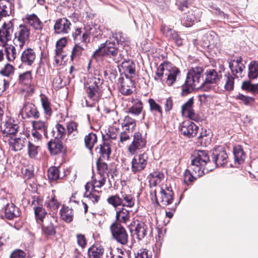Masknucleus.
I'll return each instance as SVG.
<instances>
[{
	"label": "nucleus",
	"mask_w": 258,
	"mask_h": 258,
	"mask_svg": "<svg viewBox=\"0 0 258 258\" xmlns=\"http://www.w3.org/2000/svg\"><path fill=\"white\" fill-rule=\"evenodd\" d=\"M203 69L201 67H196L190 69L187 75V82L191 83L195 88L202 89L204 90V79L202 75Z\"/></svg>",
	"instance_id": "nucleus-8"
},
{
	"label": "nucleus",
	"mask_w": 258,
	"mask_h": 258,
	"mask_svg": "<svg viewBox=\"0 0 258 258\" xmlns=\"http://www.w3.org/2000/svg\"><path fill=\"white\" fill-rule=\"evenodd\" d=\"M107 201L109 205H112L115 208L121 206L120 195H115L110 196L107 199Z\"/></svg>",
	"instance_id": "nucleus-53"
},
{
	"label": "nucleus",
	"mask_w": 258,
	"mask_h": 258,
	"mask_svg": "<svg viewBox=\"0 0 258 258\" xmlns=\"http://www.w3.org/2000/svg\"><path fill=\"white\" fill-rule=\"evenodd\" d=\"M235 163L238 165L243 163L245 158V154L240 145H236L233 148Z\"/></svg>",
	"instance_id": "nucleus-33"
},
{
	"label": "nucleus",
	"mask_w": 258,
	"mask_h": 258,
	"mask_svg": "<svg viewBox=\"0 0 258 258\" xmlns=\"http://www.w3.org/2000/svg\"><path fill=\"white\" fill-rule=\"evenodd\" d=\"M39 146L33 144L31 142L28 143V153L31 158H35L38 154Z\"/></svg>",
	"instance_id": "nucleus-59"
},
{
	"label": "nucleus",
	"mask_w": 258,
	"mask_h": 258,
	"mask_svg": "<svg viewBox=\"0 0 258 258\" xmlns=\"http://www.w3.org/2000/svg\"><path fill=\"white\" fill-rule=\"evenodd\" d=\"M104 248L99 244H95L90 247L88 251L89 258H102Z\"/></svg>",
	"instance_id": "nucleus-35"
},
{
	"label": "nucleus",
	"mask_w": 258,
	"mask_h": 258,
	"mask_svg": "<svg viewBox=\"0 0 258 258\" xmlns=\"http://www.w3.org/2000/svg\"><path fill=\"white\" fill-rule=\"evenodd\" d=\"M93 55L95 56L106 57L116 63L121 61L124 57L117 48L115 41L111 40H107L105 43L101 44Z\"/></svg>",
	"instance_id": "nucleus-1"
},
{
	"label": "nucleus",
	"mask_w": 258,
	"mask_h": 258,
	"mask_svg": "<svg viewBox=\"0 0 258 258\" xmlns=\"http://www.w3.org/2000/svg\"><path fill=\"white\" fill-rule=\"evenodd\" d=\"M48 148L50 154L55 155L62 152L63 146L62 142L58 139L55 138L48 142Z\"/></svg>",
	"instance_id": "nucleus-28"
},
{
	"label": "nucleus",
	"mask_w": 258,
	"mask_h": 258,
	"mask_svg": "<svg viewBox=\"0 0 258 258\" xmlns=\"http://www.w3.org/2000/svg\"><path fill=\"white\" fill-rule=\"evenodd\" d=\"M203 14L201 9L194 8L189 11L182 20V23L185 27H190L195 23H197L201 21V18Z\"/></svg>",
	"instance_id": "nucleus-11"
},
{
	"label": "nucleus",
	"mask_w": 258,
	"mask_h": 258,
	"mask_svg": "<svg viewBox=\"0 0 258 258\" xmlns=\"http://www.w3.org/2000/svg\"><path fill=\"white\" fill-rule=\"evenodd\" d=\"M198 130L199 127L189 120L184 121L180 126L181 134L188 138L195 137Z\"/></svg>",
	"instance_id": "nucleus-13"
},
{
	"label": "nucleus",
	"mask_w": 258,
	"mask_h": 258,
	"mask_svg": "<svg viewBox=\"0 0 258 258\" xmlns=\"http://www.w3.org/2000/svg\"><path fill=\"white\" fill-rule=\"evenodd\" d=\"M151 199L155 206H167L173 201V192L171 187L159 185L151 193Z\"/></svg>",
	"instance_id": "nucleus-3"
},
{
	"label": "nucleus",
	"mask_w": 258,
	"mask_h": 258,
	"mask_svg": "<svg viewBox=\"0 0 258 258\" xmlns=\"http://www.w3.org/2000/svg\"><path fill=\"white\" fill-rule=\"evenodd\" d=\"M32 79V73L30 71L20 74L19 78V82L21 84L28 85Z\"/></svg>",
	"instance_id": "nucleus-52"
},
{
	"label": "nucleus",
	"mask_w": 258,
	"mask_h": 258,
	"mask_svg": "<svg viewBox=\"0 0 258 258\" xmlns=\"http://www.w3.org/2000/svg\"><path fill=\"white\" fill-rule=\"evenodd\" d=\"M130 218V211L125 208L122 207L116 211V219L118 222L126 224Z\"/></svg>",
	"instance_id": "nucleus-40"
},
{
	"label": "nucleus",
	"mask_w": 258,
	"mask_h": 258,
	"mask_svg": "<svg viewBox=\"0 0 258 258\" xmlns=\"http://www.w3.org/2000/svg\"><path fill=\"white\" fill-rule=\"evenodd\" d=\"M149 156L146 152L135 156L132 160L131 170L134 174L141 172L144 170L148 163Z\"/></svg>",
	"instance_id": "nucleus-9"
},
{
	"label": "nucleus",
	"mask_w": 258,
	"mask_h": 258,
	"mask_svg": "<svg viewBox=\"0 0 258 258\" xmlns=\"http://www.w3.org/2000/svg\"><path fill=\"white\" fill-rule=\"evenodd\" d=\"M25 21L35 30L40 31L43 28V23L36 14H27L25 16Z\"/></svg>",
	"instance_id": "nucleus-26"
},
{
	"label": "nucleus",
	"mask_w": 258,
	"mask_h": 258,
	"mask_svg": "<svg viewBox=\"0 0 258 258\" xmlns=\"http://www.w3.org/2000/svg\"><path fill=\"white\" fill-rule=\"evenodd\" d=\"M194 99H189L186 102L182 105L181 113L183 116L187 117L192 120H196L198 119L197 114L193 109Z\"/></svg>",
	"instance_id": "nucleus-23"
},
{
	"label": "nucleus",
	"mask_w": 258,
	"mask_h": 258,
	"mask_svg": "<svg viewBox=\"0 0 258 258\" xmlns=\"http://www.w3.org/2000/svg\"><path fill=\"white\" fill-rule=\"evenodd\" d=\"M96 191L94 190L90 189L89 191H87L85 192L86 198L91 200L93 203H97L100 199V196L96 194Z\"/></svg>",
	"instance_id": "nucleus-60"
},
{
	"label": "nucleus",
	"mask_w": 258,
	"mask_h": 258,
	"mask_svg": "<svg viewBox=\"0 0 258 258\" xmlns=\"http://www.w3.org/2000/svg\"><path fill=\"white\" fill-rule=\"evenodd\" d=\"M152 252L147 249H140L136 256V258H152Z\"/></svg>",
	"instance_id": "nucleus-62"
},
{
	"label": "nucleus",
	"mask_w": 258,
	"mask_h": 258,
	"mask_svg": "<svg viewBox=\"0 0 258 258\" xmlns=\"http://www.w3.org/2000/svg\"><path fill=\"white\" fill-rule=\"evenodd\" d=\"M203 175H198L196 171L191 169V165L188 167V169H186L183 174L184 182L188 184L192 182L195 179L198 177L203 176Z\"/></svg>",
	"instance_id": "nucleus-44"
},
{
	"label": "nucleus",
	"mask_w": 258,
	"mask_h": 258,
	"mask_svg": "<svg viewBox=\"0 0 258 258\" xmlns=\"http://www.w3.org/2000/svg\"><path fill=\"white\" fill-rule=\"evenodd\" d=\"M59 205L60 203L57 201L55 198V196L54 195L48 197L44 204L45 206L51 210H57Z\"/></svg>",
	"instance_id": "nucleus-50"
},
{
	"label": "nucleus",
	"mask_w": 258,
	"mask_h": 258,
	"mask_svg": "<svg viewBox=\"0 0 258 258\" xmlns=\"http://www.w3.org/2000/svg\"><path fill=\"white\" fill-rule=\"evenodd\" d=\"M149 228L147 225L143 222H138L137 224L135 231V234L137 235V238L139 240H142L147 235Z\"/></svg>",
	"instance_id": "nucleus-37"
},
{
	"label": "nucleus",
	"mask_w": 258,
	"mask_h": 258,
	"mask_svg": "<svg viewBox=\"0 0 258 258\" xmlns=\"http://www.w3.org/2000/svg\"><path fill=\"white\" fill-rule=\"evenodd\" d=\"M6 217L10 220L18 217L20 215L19 209L14 204H8L5 209Z\"/></svg>",
	"instance_id": "nucleus-32"
},
{
	"label": "nucleus",
	"mask_w": 258,
	"mask_h": 258,
	"mask_svg": "<svg viewBox=\"0 0 258 258\" xmlns=\"http://www.w3.org/2000/svg\"><path fill=\"white\" fill-rule=\"evenodd\" d=\"M79 40H78L77 41H75L76 44L72 49L71 55V59L72 61L78 60L79 58L84 50V45L86 46L87 45V44H85L84 43H82L83 44H81L78 42Z\"/></svg>",
	"instance_id": "nucleus-39"
},
{
	"label": "nucleus",
	"mask_w": 258,
	"mask_h": 258,
	"mask_svg": "<svg viewBox=\"0 0 258 258\" xmlns=\"http://www.w3.org/2000/svg\"><path fill=\"white\" fill-rule=\"evenodd\" d=\"M71 22L66 18L57 20L54 26V31L57 34H66L70 30Z\"/></svg>",
	"instance_id": "nucleus-22"
},
{
	"label": "nucleus",
	"mask_w": 258,
	"mask_h": 258,
	"mask_svg": "<svg viewBox=\"0 0 258 258\" xmlns=\"http://www.w3.org/2000/svg\"><path fill=\"white\" fill-rule=\"evenodd\" d=\"M96 150L98 151L103 158L108 159L111 153L110 141L108 140L105 141L102 144L100 145L99 147L96 148Z\"/></svg>",
	"instance_id": "nucleus-45"
},
{
	"label": "nucleus",
	"mask_w": 258,
	"mask_h": 258,
	"mask_svg": "<svg viewBox=\"0 0 258 258\" xmlns=\"http://www.w3.org/2000/svg\"><path fill=\"white\" fill-rule=\"evenodd\" d=\"M161 31L163 35L170 39L173 37L174 34L176 33L174 30L165 25L162 26Z\"/></svg>",
	"instance_id": "nucleus-64"
},
{
	"label": "nucleus",
	"mask_w": 258,
	"mask_h": 258,
	"mask_svg": "<svg viewBox=\"0 0 258 258\" xmlns=\"http://www.w3.org/2000/svg\"><path fill=\"white\" fill-rule=\"evenodd\" d=\"M209 161V156L207 151L196 150L192 155L191 169L198 173L199 175H204L212 170L206 166Z\"/></svg>",
	"instance_id": "nucleus-4"
},
{
	"label": "nucleus",
	"mask_w": 258,
	"mask_h": 258,
	"mask_svg": "<svg viewBox=\"0 0 258 258\" xmlns=\"http://www.w3.org/2000/svg\"><path fill=\"white\" fill-rule=\"evenodd\" d=\"M179 73L177 68L171 66L170 63H163L158 67L154 78L157 81H165L170 86L175 82Z\"/></svg>",
	"instance_id": "nucleus-2"
},
{
	"label": "nucleus",
	"mask_w": 258,
	"mask_h": 258,
	"mask_svg": "<svg viewBox=\"0 0 258 258\" xmlns=\"http://www.w3.org/2000/svg\"><path fill=\"white\" fill-rule=\"evenodd\" d=\"M147 140L146 135L139 132H135L133 136V140L127 146V152L131 155L136 154L139 151L145 148Z\"/></svg>",
	"instance_id": "nucleus-6"
},
{
	"label": "nucleus",
	"mask_w": 258,
	"mask_h": 258,
	"mask_svg": "<svg viewBox=\"0 0 258 258\" xmlns=\"http://www.w3.org/2000/svg\"><path fill=\"white\" fill-rule=\"evenodd\" d=\"M21 114L24 119L34 118L37 119L40 113L35 105L28 102H25L21 109Z\"/></svg>",
	"instance_id": "nucleus-14"
},
{
	"label": "nucleus",
	"mask_w": 258,
	"mask_h": 258,
	"mask_svg": "<svg viewBox=\"0 0 258 258\" xmlns=\"http://www.w3.org/2000/svg\"><path fill=\"white\" fill-rule=\"evenodd\" d=\"M61 218L67 223H70L73 220L74 213L72 208L63 205L60 210Z\"/></svg>",
	"instance_id": "nucleus-38"
},
{
	"label": "nucleus",
	"mask_w": 258,
	"mask_h": 258,
	"mask_svg": "<svg viewBox=\"0 0 258 258\" xmlns=\"http://www.w3.org/2000/svg\"><path fill=\"white\" fill-rule=\"evenodd\" d=\"M30 34V29L25 24L20 25L16 29L14 34V43L16 46L22 48L28 41Z\"/></svg>",
	"instance_id": "nucleus-7"
},
{
	"label": "nucleus",
	"mask_w": 258,
	"mask_h": 258,
	"mask_svg": "<svg viewBox=\"0 0 258 258\" xmlns=\"http://www.w3.org/2000/svg\"><path fill=\"white\" fill-rule=\"evenodd\" d=\"M118 84L120 86L119 90L122 94L128 95L133 92L134 84L129 78H119Z\"/></svg>",
	"instance_id": "nucleus-18"
},
{
	"label": "nucleus",
	"mask_w": 258,
	"mask_h": 258,
	"mask_svg": "<svg viewBox=\"0 0 258 258\" xmlns=\"http://www.w3.org/2000/svg\"><path fill=\"white\" fill-rule=\"evenodd\" d=\"M33 129L41 132L44 136L47 135L48 123L41 120H34L32 122Z\"/></svg>",
	"instance_id": "nucleus-34"
},
{
	"label": "nucleus",
	"mask_w": 258,
	"mask_h": 258,
	"mask_svg": "<svg viewBox=\"0 0 258 258\" xmlns=\"http://www.w3.org/2000/svg\"><path fill=\"white\" fill-rule=\"evenodd\" d=\"M248 77L250 79H254L258 77V63L255 61L250 63L248 67Z\"/></svg>",
	"instance_id": "nucleus-51"
},
{
	"label": "nucleus",
	"mask_w": 258,
	"mask_h": 258,
	"mask_svg": "<svg viewBox=\"0 0 258 258\" xmlns=\"http://www.w3.org/2000/svg\"><path fill=\"white\" fill-rule=\"evenodd\" d=\"M48 177L50 180H56L59 179V171L56 167H51L48 170Z\"/></svg>",
	"instance_id": "nucleus-57"
},
{
	"label": "nucleus",
	"mask_w": 258,
	"mask_h": 258,
	"mask_svg": "<svg viewBox=\"0 0 258 258\" xmlns=\"http://www.w3.org/2000/svg\"><path fill=\"white\" fill-rule=\"evenodd\" d=\"M236 99L239 100L246 105H250L254 102V98L242 94H239L236 97Z\"/></svg>",
	"instance_id": "nucleus-61"
},
{
	"label": "nucleus",
	"mask_w": 258,
	"mask_h": 258,
	"mask_svg": "<svg viewBox=\"0 0 258 258\" xmlns=\"http://www.w3.org/2000/svg\"><path fill=\"white\" fill-rule=\"evenodd\" d=\"M132 106L127 109V112L135 116H138L141 113L143 110V103L142 101L138 99H132Z\"/></svg>",
	"instance_id": "nucleus-30"
},
{
	"label": "nucleus",
	"mask_w": 258,
	"mask_h": 258,
	"mask_svg": "<svg viewBox=\"0 0 258 258\" xmlns=\"http://www.w3.org/2000/svg\"><path fill=\"white\" fill-rule=\"evenodd\" d=\"M14 71L15 68L13 65L7 63L0 70V74L3 76L9 77L14 74Z\"/></svg>",
	"instance_id": "nucleus-55"
},
{
	"label": "nucleus",
	"mask_w": 258,
	"mask_h": 258,
	"mask_svg": "<svg viewBox=\"0 0 258 258\" xmlns=\"http://www.w3.org/2000/svg\"><path fill=\"white\" fill-rule=\"evenodd\" d=\"M101 32L97 25H87L83 29L78 28L73 33L74 41L81 40L85 44L90 42V36L97 37L101 35Z\"/></svg>",
	"instance_id": "nucleus-5"
},
{
	"label": "nucleus",
	"mask_w": 258,
	"mask_h": 258,
	"mask_svg": "<svg viewBox=\"0 0 258 258\" xmlns=\"http://www.w3.org/2000/svg\"><path fill=\"white\" fill-rule=\"evenodd\" d=\"M85 88L88 97L89 98L90 100L93 101L92 104L89 105L93 106L94 104H95L99 101L101 97V89L98 88L97 87H91L90 86L85 85Z\"/></svg>",
	"instance_id": "nucleus-25"
},
{
	"label": "nucleus",
	"mask_w": 258,
	"mask_h": 258,
	"mask_svg": "<svg viewBox=\"0 0 258 258\" xmlns=\"http://www.w3.org/2000/svg\"><path fill=\"white\" fill-rule=\"evenodd\" d=\"M35 58V52L31 48H27L24 50L21 56L22 62L25 66H32Z\"/></svg>",
	"instance_id": "nucleus-27"
},
{
	"label": "nucleus",
	"mask_w": 258,
	"mask_h": 258,
	"mask_svg": "<svg viewBox=\"0 0 258 258\" xmlns=\"http://www.w3.org/2000/svg\"><path fill=\"white\" fill-rule=\"evenodd\" d=\"M40 102L45 115L50 117L52 114L51 104L48 98L45 95L41 94L40 95Z\"/></svg>",
	"instance_id": "nucleus-29"
},
{
	"label": "nucleus",
	"mask_w": 258,
	"mask_h": 258,
	"mask_svg": "<svg viewBox=\"0 0 258 258\" xmlns=\"http://www.w3.org/2000/svg\"><path fill=\"white\" fill-rule=\"evenodd\" d=\"M5 51L7 58L8 61H13L15 59L17 56V52L14 46L11 45L9 47H6Z\"/></svg>",
	"instance_id": "nucleus-54"
},
{
	"label": "nucleus",
	"mask_w": 258,
	"mask_h": 258,
	"mask_svg": "<svg viewBox=\"0 0 258 258\" xmlns=\"http://www.w3.org/2000/svg\"><path fill=\"white\" fill-rule=\"evenodd\" d=\"M66 126L68 137L72 139L75 138L78 134L77 123L71 121L67 122Z\"/></svg>",
	"instance_id": "nucleus-47"
},
{
	"label": "nucleus",
	"mask_w": 258,
	"mask_h": 258,
	"mask_svg": "<svg viewBox=\"0 0 258 258\" xmlns=\"http://www.w3.org/2000/svg\"><path fill=\"white\" fill-rule=\"evenodd\" d=\"M120 197L121 200V206L123 208L127 207L129 208H133L135 205L136 199L133 194L131 191H126L124 188L120 191Z\"/></svg>",
	"instance_id": "nucleus-17"
},
{
	"label": "nucleus",
	"mask_w": 258,
	"mask_h": 258,
	"mask_svg": "<svg viewBox=\"0 0 258 258\" xmlns=\"http://www.w3.org/2000/svg\"><path fill=\"white\" fill-rule=\"evenodd\" d=\"M110 228L113 237L117 242L123 245L127 243V234L125 229L119 223L112 224Z\"/></svg>",
	"instance_id": "nucleus-10"
},
{
	"label": "nucleus",
	"mask_w": 258,
	"mask_h": 258,
	"mask_svg": "<svg viewBox=\"0 0 258 258\" xmlns=\"http://www.w3.org/2000/svg\"><path fill=\"white\" fill-rule=\"evenodd\" d=\"M229 67L233 74H239L241 76L245 66L241 61V58H238L236 60H233L229 63Z\"/></svg>",
	"instance_id": "nucleus-36"
},
{
	"label": "nucleus",
	"mask_w": 258,
	"mask_h": 258,
	"mask_svg": "<svg viewBox=\"0 0 258 258\" xmlns=\"http://www.w3.org/2000/svg\"><path fill=\"white\" fill-rule=\"evenodd\" d=\"M32 205L34 206L33 208L37 221L42 222L47 214L45 210L43 208L42 201L38 198H34Z\"/></svg>",
	"instance_id": "nucleus-21"
},
{
	"label": "nucleus",
	"mask_w": 258,
	"mask_h": 258,
	"mask_svg": "<svg viewBox=\"0 0 258 258\" xmlns=\"http://www.w3.org/2000/svg\"><path fill=\"white\" fill-rule=\"evenodd\" d=\"M119 70L123 73L126 77H133L136 74V64L132 59H124L121 62Z\"/></svg>",
	"instance_id": "nucleus-16"
},
{
	"label": "nucleus",
	"mask_w": 258,
	"mask_h": 258,
	"mask_svg": "<svg viewBox=\"0 0 258 258\" xmlns=\"http://www.w3.org/2000/svg\"><path fill=\"white\" fill-rule=\"evenodd\" d=\"M195 88V86L191 83L187 82V80L186 81L184 84L182 86V91L181 94L182 96H186L190 93Z\"/></svg>",
	"instance_id": "nucleus-58"
},
{
	"label": "nucleus",
	"mask_w": 258,
	"mask_h": 258,
	"mask_svg": "<svg viewBox=\"0 0 258 258\" xmlns=\"http://www.w3.org/2000/svg\"><path fill=\"white\" fill-rule=\"evenodd\" d=\"M121 127L123 130L133 132L136 126L135 120L129 116H126L121 122Z\"/></svg>",
	"instance_id": "nucleus-43"
},
{
	"label": "nucleus",
	"mask_w": 258,
	"mask_h": 258,
	"mask_svg": "<svg viewBox=\"0 0 258 258\" xmlns=\"http://www.w3.org/2000/svg\"><path fill=\"white\" fill-rule=\"evenodd\" d=\"M14 31V24L11 21L4 23L0 29V42L3 46H5L7 42L12 38Z\"/></svg>",
	"instance_id": "nucleus-12"
},
{
	"label": "nucleus",
	"mask_w": 258,
	"mask_h": 258,
	"mask_svg": "<svg viewBox=\"0 0 258 258\" xmlns=\"http://www.w3.org/2000/svg\"><path fill=\"white\" fill-rule=\"evenodd\" d=\"M84 142L86 147L91 150L97 142V135L94 133L89 134L85 137Z\"/></svg>",
	"instance_id": "nucleus-48"
},
{
	"label": "nucleus",
	"mask_w": 258,
	"mask_h": 258,
	"mask_svg": "<svg viewBox=\"0 0 258 258\" xmlns=\"http://www.w3.org/2000/svg\"><path fill=\"white\" fill-rule=\"evenodd\" d=\"M19 126L12 118H8L1 126L2 131L5 136L15 135L17 133Z\"/></svg>",
	"instance_id": "nucleus-19"
},
{
	"label": "nucleus",
	"mask_w": 258,
	"mask_h": 258,
	"mask_svg": "<svg viewBox=\"0 0 258 258\" xmlns=\"http://www.w3.org/2000/svg\"><path fill=\"white\" fill-rule=\"evenodd\" d=\"M102 83L103 80L99 75L89 74L85 85L90 86L91 87L100 88Z\"/></svg>",
	"instance_id": "nucleus-31"
},
{
	"label": "nucleus",
	"mask_w": 258,
	"mask_h": 258,
	"mask_svg": "<svg viewBox=\"0 0 258 258\" xmlns=\"http://www.w3.org/2000/svg\"><path fill=\"white\" fill-rule=\"evenodd\" d=\"M224 88L226 91H231L234 89V77L233 75L227 73L224 75Z\"/></svg>",
	"instance_id": "nucleus-49"
},
{
	"label": "nucleus",
	"mask_w": 258,
	"mask_h": 258,
	"mask_svg": "<svg viewBox=\"0 0 258 258\" xmlns=\"http://www.w3.org/2000/svg\"><path fill=\"white\" fill-rule=\"evenodd\" d=\"M105 182L106 177L105 175L101 173L94 175L92 177V181L87 182L85 185L86 190H94V191H97L99 193V191L95 189V188H100L105 184Z\"/></svg>",
	"instance_id": "nucleus-15"
},
{
	"label": "nucleus",
	"mask_w": 258,
	"mask_h": 258,
	"mask_svg": "<svg viewBox=\"0 0 258 258\" xmlns=\"http://www.w3.org/2000/svg\"><path fill=\"white\" fill-rule=\"evenodd\" d=\"M55 128L57 132L55 138H63L67 134V130L66 129L65 126L61 124L60 122H58L56 124L55 126Z\"/></svg>",
	"instance_id": "nucleus-56"
},
{
	"label": "nucleus",
	"mask_w": 258,
	"mask_h": 258,
	"mask_svg": "<svg viewBox=\"0 0 258 258\" xmlns=\"http://www.w3.org/2000/svg\"><path fill=\"white\" fill-rule=\"evenodd\" d=\"M25 139L21 138H11L9 140L10 148L15 151L21 150L24 146Z\"/></svg>",
	"instance_id": "nucleus-46"
},
{
	"label": "nucleus",
	"mask_w": 258,
	"mask_h": 258,
	"mask_svg": "<svg viewBox=\"0 0 258 258\" xmlns=\"http://www.w3.org/2000/svg\"><path fill=\"white\" fill-rule=\"evenodd\" d=\"M148 102L150 105V110L152 111H154L162 114V111L161 107L155 102L153 99H149Z\"/></svg>",
	"instance_id": "nucleus-63"
},
{
	"label": "nucleus",
	"mask_w": 258,
	"mask_h": 258,
	"mask_svg": "<svg viewBox=\"0 0 258 258\" xmlns=\"http://www.w3.org/2000/svg\"><path fill=\"white\" fill-rule=\"evenodd\" d=\"M164 174L160 171H154L150 174L149 176V180L151 186H155V188L158 186L161 181L164 178Z\"/></svg>",
	"instance_id": "nucleus-42"
},
{
	"label": "nucleus",
	"mask_w": 258,
	"mask_h": 258,
	"mask_svg": "<svg viewBox=\"0 0 258 258\" xmlns=\"http://www.w3.org/2000/svg\"><path fill=\"white\" fill-rule=\"evenodd\" d=\"M213 155V160L217 166H222L227 162L228 155L222 147L215 149Z\"/></svg>",
	"instance_id": "nucleus-20"
},
{
	"label": "nucleus",
	"mask_w": 258,
	"mask_h": 258,
	"mask_svg": "<svg viewBox=\"0 0 258 258\" xmlns=\"http://www.w3.org/2000/svg\"><path fill=\"white\" fill-rule=\"evenodd\" d=\"M219 79L217 72L212 69L210 70L206 73V77L204 82V91H210L212 89V86L211 84L216 83Z\"/></svg>",
	"instance_id": "nucleus-24"
},
{
	"label": "nucleus",
	"mask_w": 258,
	"mask_h": 258,
	"mask_svg": "<svg viewBox=\"0 0 258 258\" xmlns=\"http://www.w3.org/2000/svg\"><path fill=\"white\" fill-rule=\"evenodd\" d=\"M12 4L9 0H0V17H6L11 14Z\"/></svg>",
	"instance_id": "nucleus-41"
}]
</instances>
